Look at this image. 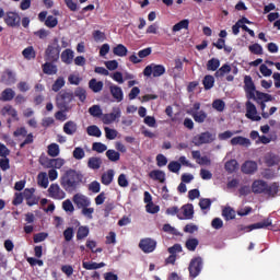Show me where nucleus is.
<instances>
[{"mask_svg":"<svg viewBox=\"0 0 280 280\" xmlns=\"http://www.w3.org/2000/svg\"><path fill=\"white\" fill-rule=\"evenodd\" d=\"M244 91L247 100H254L257 104L272 102V95L257 91V86H255V82L250 75L244 77Z\"/></svg>","mask_w":280,"mask_h":280,"instance_id":"obj_1","label":"nucleus"},{"mask_svg":"<svg viewBox=\"0 0 280 280\" xmlns=\"http://www.w3.org/2000/svg\"><path fill=\"white\" fill-rule=\"evenodd\" d=\"M80 183H82V175L73 168L66 171L60 179L61 187L68 194H73V191H77L78 187H80Z\"/></svg>","mask_w":280,"mask_h":280,"instance_id":"obj_2","label":"nucleus"},{"mask_svg":"<svg viewBox=\"0 0 280 280\" xmlns=\"http://www.w3.org/2000/svg\"><path fill=\"white\" fill-rule=\"evenodd\" d=\"M60 51H62L60 40L58 37H55L52 43L48 45L45 50V60L48 62H58V60H60Z\"/></svg>","mask_w":280,"mask_h":280,"instance_id":"obj_3","label":"nucleus"},{"mask_svg":"<svg viewBox=\"0 0 280 280\" xmlns=\"http://www.w3.org/2000/svg\"><path fill=\"white\" fill-rule=\"evenodd\" d=\"M73 100L74 94L69 90H61L56 96L57 106L60 110H69V104H71Z\"/></svg>","mask_w":280,"mask_h":280,"instance_id":"obj_4","label":"nucleus"},{"mask_svg":"<svg viewBox=\"0 0 280 280\" xmlns=\"http://www.w3.org/2000/svg\"><path fill=\"white\" fill-rule=\"evenodd\" d=\"M205 266V262L202 260V257L197 256L194 257L188 266V272H189V277L191 279H196V277H198L200 275V272H202V268Z\"/></svg>","mask_w":280,"mask_h":280,"instance_id":"obj_5","label":"nucleus"},{"mask_svg":"<svg viewBox=\"0 0 280 280\" xmlns=\"http://www.w3.org/2000/svg\"><path fill=\"white\" fill-rule=\"evenodd\" d=\"M143 75L145 78H152V75L153 78H161V75H165V66L150 63L144 68Z\"/></svg>","mask_w":280,"mask_h":280,"instance_id":"obj_6","label":"nucleus"},{"mask_svg":"<svg viewBox=\"0 0 280 280\" xmlns=\"http://www.w3.org/2000/svg\"><path fill=\"white\" fill-rule=\"evenodd\" d=\"M213 141H215V133H211L209 131L201 132L192 138V143L197 147L213 143Z\"/></svg>","mask_w":280,"mask_h":280,"instance_id":"obj_7","label":"nucleus"},{"mask_svg":"<svg viewBox=\"0 0 280 280\" xmlns=\"http://www.w3.org/2000/svg\"><path fill=\"white\" fill-rule=\"evenodd\" d=\"M3 21L8 27H21V15L16 11H7Z\"/></svg>","mask_w":280,"mask_h":280,"instance_id":"obj_8","label":"nucleus"},{"mask_svg":"<svg viewBox=\"0 0 280 280\" xmlns=\"http://www.w3.org/2000/svg\"><path fill=\"white\" fill-rule=\"evenodd\" d=\"M13 137H25L24 141L20 144L22 150L25 145H32V143H34V133H27V129L25 127H19L13 132Z\"/></svg>","mask_w":280,"mask_h":280,"instance_id":"obj_9","label":"nucleus"},{"mask_svg":"<svg viewBox=\"0 0 280 280\" xmlns=\"http://www.w3.org/2000/svg\"><path fill=\"white\" fill-rule=\"evenodd\" d=\"M139 248L145 254L154 253V250H156V241L150 237L141 238Z\"/></svg>","mask_w":280,"mask_h":280,"instance_id":"obj_10","label":"nucleus"},{"mask_svg":"<svg viewBox=\"0 0 280 280\" xmlns=\"http://www.w3.org/2000/svg\"><path fill=\"white\" fill-rule=\"evenodd\" d=\"M48 196L52 200H65L67 198V192L60 188L58 184H51L48 188Z\"/></svg>","mask_w":280,"mask_h":280,"instance_id":"obj_11","label":"nucleus"},{"mask_svg":"<svg viewBox=\"0 0 280 280\" xmlns=\"http://www.w3.org/2000/svg\"><path fill=\"white\" fill-rule=\"evenodd\" d=\"M121 118V108L119 107H113V112L109 114H103L101 117L103 124L106 126L117 121V119Z\"/></svg>","mask_w":280,"mask_h":280,"instance_id":"obj_12","label":"nucleus"},{"mask_svg":"<svg viewBox=\"0 0 280 280\" xmlns=\"http://www.w3.org/2000/svg\"><path fill=\"white\" fill-rule=\"evenodd\" d=\"M268 226H272V219H270V218L265 219L260 222L247 225V226H242L241 231H245L246 233H250V231H255V229H268Z\"/></svg>","mask_w":280,"mask_h":280,"instance_id":"obj_13","label":"nucleus"},{"mask_svg":"<svg viewBox=\"0 0 280 280\" xmlns=\"http://www.w3.org/2000/svg\"><path fill=\"white\" fill-rule=\"evenodd\" d=\"M245 106V117H247V119H250L252 121H261V116H257V107L255 106V104H253V102L247 101Z\"/></svg>","mask_w":280,"mask_h":280,"instance_id":"obj_14","label":"nucleus"},{"mask_svg":"<svg viewBox=\"0 0 280 280\" xmlns=\"http://www.w3.org/2000/svg\"><path fill=\"white\" fill-rule=\"evenodd\" d=\"M78 209H84V207H91V199L82 194H75L72 198Z\"/></svg>","mask_w":280,"mask_h":280,"instance_id":"obj_15","label":"nucleus"},{"mask_svg":"<svg viewBox=\"0 0 280 280\" xmlns=\"http://www.w3.org/2000/svg\"><path fill=\"white\" fill-rule=\"evenodd\" d=\"M1 82H3V84H7V86L15 84L16 83V73H14V71H12L10 69H5L2 72Z\"/></svg>","mask_w":280,"mask_h":280,"instance_id":"obj_16","label":"nucleus"},{"mask_svg":"<svg viewBox=\"0 0 280 280\" xmlns=\"http://www.w3.org/2000/svg\"><path fill=\"white\" fill-rule=\"evenodd\" d=\"M268 187V183L264 179H256L252 184L253 194H266V188Z\"/></svg>","mask_w":280,"mask_h":280,"instance_id":"obj_17","label":"nucleus"},{"mask_svg":"<svg viewBox=\"0 0 280 280\" xmlns=\"http://www.w3.org/2000/svg\"><path fill=\"white\" fill-rule=\"evenodd\" d=\"M184 217L177 214L178 220H192L194 219V205L187 203L182 207Z\"/></svg>","mask_w":280,"mask_h":280,"instance_id":"obj_18","label":"nucleus"},{"mask_svg":"<svg viewBox=\"0 0 280 280\" xmlns=\"http://www.w3.org/2000/svg\"><path fill=\"white\" fill-rule=\"evenodd\" d=\"M257 162L255 161H245L244 164L241 166V172L243 174H255L257 171Z\"/></svg>","mask_w":280,"mask_h":280,"instance_id":"obj_19","label":"nucleus"},{"mask_svg":"<svg viewBox=\"0 0 280 280\" xmlns=\"http://www.w3.org/2000/svg\"><path fill=\"white\" fill-rule=\"evenodd\" d=\"M42 70L45 75H56V73H58V66L51 61H46L42 65Z\"/></svg>","mask_w":280,"mask_h":280,"instance_id":"obj_20","label":"nucleus"},{"mask_svg":"<svg viewBox=\"0 0 280 280\" xmlns=\"http://www.w3.org/2000/svg\"><path fill=\"white\" fill-rule=\"evenodd\" d=\"M74 56L75 55L73 50H71V48H67L61 52V62H63L65 65H72Z\"/></svg>","mask_w":280,"mask_h":280,"instance_id":"obj_21","label":"nucleus"},{"mask_svg":"<svg viewBox=\"0 0 280 280\" xmlns=\"http://www.w3.org/2000/svg\"><path fill=\"white\" fill-rule=\"evenodd\" d=\"M110 95L116 100V102H122L124 101V91L121 88L117 85H110L109 86Z\"/></svg>","mask_w":280,"mask_h":280,"instance_id":"obj_22","label":"nucleus"},{"mask_svg":"<svg viewBox=\"0 0 280 280\" xmlns=\"http://www.w3.org/2000/svg\"><path fill=\"white\" fill-rule=\"evenodd\" d=\"M16 95V92L11 88H7L1 92L0 102H12Z\"/></svg>","mask_w":280,"mask_h":280,"instance_id":"obj_23","label":"nucleus"},{"mask_svg":"<svg viewBox=\"0 0 280 280\" xmlns=\"http://www.w3.org/2000/svg\"><path fill=\"white\" fill-rule=\"evenodd\" d=\"M63 132L69 136H73L78 132V124L73 120H69L63 125Z\"/></svg>","mask_w":280,"mask_h":280,"instance_id":"obj_24","label":"nucleus"},{"mask_svg":"<svg viewBox=\"0 0 280 280\" xmlns=\"http://www.w3.org/2000/svg\"><path fill=\"white\" fill-rule=\"evenodd\" d=\"M151 180H159V183H165V172L161 170H153L149 173Z\"/></svg>","mask_w":280,"mask_h":280,"instance_id":"obj_25","label":"nucleus"},{"mask_svg":"<svg viewBox=\"0 0 280 280\" xmlns=\"http://www.w3.org/2000/svg\"><path fill=\"white\" fill-rule=\"evenodd\" d=\"M114 56L126 58L128 56V48L124 44H118L113 48Z\"/></svg>","mask_w":280,"mask_h":280,"instance_id":"obj_26","label":"nucleus"},{"mask_svg":"<svg viewBox=\"0 0 280 280\" xmlns=\"http://www.w3.org/2000/svg\"><path fill=\"white\" fill-rule=\"evenodd\" d=\"M230 143L231 145H244L245 148H248V145H250V140L248 138L238 136V137L232 138Z\"/></svg>","mask_w":280,"mask_h":280,"instance_id":"obj_27","label":"nucleus"},{"mask_svg":"<svg viewBox=\"0 0 280 280\" xmlns=\"http://www.w3.org/2000/svg\"><path fill=\"white\" fill-rule=\"evenodd\" d=\"M89 89H91L93 93H100L102 89H104V82L97 81V79H91L89 81Z\"/></svg>","mask_w":280,"mask_h":280,"instance_id":"obj_28","label":"nucleus"},{"mask_svg":"<svg viewBox=\"0 0 280 280\" xmlns=\"http://www.w3.org/2000/svg\"><path fill=\"white\" fill-rule=\"evenodd\" d=\"M279 184L278 183H272L271 185L267 184V188L265 190V194L269 196V198H275L279 194Z\"/></svg>","mask_w":280,"mask_h":280,"instance_id":"obj_29","label":"nucleus"},{"mask_svg":"<svg viewBox=\"0 0 280 280\" xmlns=\"http://www.w3.org/2000/svg\"><path fill=\"white\" fill-rule=\"evenodd\" d=\"M115 178V171L113 170H108L106 173H103L102 177H101V183L103 185H110V183H113Z\"/></svg>","mask_w":280,"mask_h":280,"instance_id":"obj_30","label":"nucleus"},{"mask_svg":"<svg viewBox=\"0 0 280 280\" xmlns=\"http://www.w3.org/2000/svg\"><path fill=\"white\" fill-rule=\"evenodd\" d=\"M22 56L25 60H35L36 59V50L34 46H28L23 49Z\"/></svg>","mask_w":280,"mask_h":280,"instance_id":"obj_31","label":"nucleus"},{"mask_svg":"<svg viewBox=\"0 0 280 280\" xmlns=\"http://www.w3.org/2000/svg\"><path fill=\"white\" fill-rule=\"evenodd\" d=\"M37 184L39 187H43V189H47V187H49V177L45 172H40L37 175Z\"/></svg>","mask_w":280,"mask_h":280,"instance_id":"obj_32","label":"nucleus"},{"mask_svg":"<svg viewBox=\"0 0 280 280\" xmlns=\"http://www.w3.org/2000/svg\"><path fill=\"white\" fill-rule=\"evenodd\" d=\"M203 89L206 91H211L215 84V79L211 74H207L202 80Z\"/></svg>","mask_w":280,"mask_h":280,"instance_id":"obj_33","label":"nucleus"},{"mask_svg":"<svg viewBox=\"0 0 280 280\" xmlns=\"http://www.w3.org/2000/svg\"><path fill=\"white\" fill-rule=\"evenodd\" d=\"M180 30H189V20L184 19L172 27V32H174L175 34L176 32H180Z\"/></svg>","mask_w":280,"mask_h":280,"instance_id":"obj_34","label":"nucleus"},{"mask_svg":"<svg viewBox=\"0 0 280 280\" xmlns=\"http://www.w3.org/2000/svg\"><path fill=\"white\" fill-rule=\"evenodd\" d=\"M62 165H65V160L57 158V159L48 160V164L46 167H48V168L54 167L55 170H60V167H62Z\"/></svg>","mask_w":280,"mask_h":280,"instance_id":"obj_35","label":"nucleus"},{"mask_svg":"<svg viewBox=\"0 0 280 280\" xmlns=\"http://www.w3.org/2000/svg\"><path fill=\"white\" fill-rule=\"evenodd\" d=\"M88 167H90V170H100V167H102V159L101 158H90L88 161Z\"/></svg>","mask_w":280,"mask_h":280,"instance_id":"obj_36","label":"nucleus"},{"mask_svg":"<svg viewBox=\"0 0 280 280\" xmlns=\"http://www.w3.org/2000/svg\"><path fill=\"white\" fill-rule=\"evenodd\" d=\"M191 117L194 121H196V124H205V121H207V114L205 110H199L197 113H194Z\"/></svg>","mask_w":280,"mask_h":280,"instance_id":"obj_37","label":"nucleus"},{"mask_svg":"<svg viewBox=\"0 0 280 280\" xmlns=\"http://www.w3.org/2000/svg\"><path fill=\"white\" fill-rule=\"evenodd\" d=\"M226 73H231V66L229 63H225L219 68V70H217L214 73V78H224Z\"/></svg>","mask_w":280,"mask_h":280,"instance_id":"obj_38","label":"nucleus"},{"mask_svg":"<svg viewBox=\"0 0 280 280\" xmlns=\"http://www.w3.org/2000/svg\"><path fill=\"white\" fill-rule=\"evenodd\" d=\"M89 137H102V130L96 125H91L86 128Z\"/></svg>","mask_w":280,"mask_h":280,"instance_id":"obj_39","label":"nucleus"},{"mask_svg":"<svg viewBox=\"0 0 280 280\" xmlns=\"http://www.w3.org/2000/svg\"><path fill=\"white\" fill-rule=\"evenodd\" d=\"M222 215H223L224 220H226V221L235 220V210L231 207H225L222 210Z\"/></svg>","mask_w":280,"mask_h":280,"instance_id":"obj_40","label":"nucleus"},{"mask_svg":"<svg viewBox=\"0 0 280 280\" xmlns=\"http://www.w3.org/2000/svg\"><path fill=\"white\" fill-rule=\"evenodd\" d=\"M198 244H200V241H198V238H188L185 243V247L187 248V250L194 253V250L198 248Z\"/></svg>","mask_w":280,"mask_h":280,"instance_id":"obj_41","label":"nucleus"},{"mask_svg":"<svg viewBox=\"0 0 280 280\" xmlns=\"http://www.w3.org/2000/svg\"><path fill=\"white\" fill-rule=\"evenodd\" d=\"M237 167H240L237 160H230L225 163V170L229 174H233V172H236Z\"/></svg>","mask_w":280,"mask_h":280,"instance_id":"obj_42","label":"nucleus"},{"mask_svg":"<svg viewBox=\"0 0 280 280\" xmlns=\"http://www.w3.org/2000/svg\"><path fill=\"white\" fill-rule=\"evenodd\" d=\"M218 69H220V59L212 58L207 62L208 71H218Z\"/></svg>","mask_w":280,"mask_h":280,"instance_id":"obj_43","label":"nucleus"},{"mask_svg":"<svg viewBox=\"0 0 280 280\" xmlns=\"http://www.w3.org/2000/svg\"><path fill=\"white\" fill-rule=\"evenodd\" d=\"M3 112L13 119H15V121H19V112H16V109L12 107V105L4 106Z\"/></svg>","mask_w":280,"mask_h":280,"instance_id":"obj_44","label":"nucleus"},{"mask_svg":"<svg viewBox=\"0 0 280 280\" xmlns=\"http://www.w3.org/2000/svg\"><path fill=\"white\" fill-rule=\"evenodd\" d=\"M89 226H84V225H81L79 226L78 229V232H77V240H84L85 237H89Z\"/></svg>","mask_w":280,"mask_h":280,"instance_id":"obj_45","label":"nucleus"},{"mask_svg":"<svg viewBox=\"0 0 280 280\" xmlns=\"http://www.w3.org/2000/svg\"><path fill=\"white\" fill-rule=\"evenodd\" d=\"M89 113L92 117H100L102 119L103 113L102 107L100 105H93L89 108Z\"/></svg>","mask_w":280,"mask_h":280,"instance_id":"obj_46","label":"nucleus"},{"mask_svg":"<svg viewBox=\"0 0 280 280\" xmlns=\"http://www.w3.org/2000/svg\"><path fill=\"white\" fill-rule=\"evenodd\" d=\"M72 156L77 161H82V159H84V156H86V153L84 152V149H82V147H77V148H74V150L72 152Z\"/></svg>","mask_w":280,"mask_h":280,"instance_id":"obj_47","label":"nucleus"},{"mask_svg":"<svg viewBox=\"0 0 280 280\" xmlns=\"http://www.w3.org/2000/svg\"><path fill=\"white\" fill-rule=\"evenodd\" d=\"M60 154V145L57 143H51L48 145V156L56 158Z\"/></svg>","mask_w":280,"mask_h":280,"instance_id":"obj_48","label":"nucleus"},{"mask_svg":"<svg viewBox=\"0 0 280 280\" xmlns=\"http://www.w3.org/2000/svg\"><path fill=\"white\" fill-rule=\"evenodd\" d=\"M106 156H107V159H109V161H112L114 163L119 161V159H121V154H119V152H117L113 149H109L106 151Z\"/></svg>","mask_w":280,"mask_h":280,"instance_id":"obj_49","label":"nucleus"},{"mask_svg":"<svg viewBox=\"0 0 280 280\" xmlns=\"http://www.w3.org/2000/svg\"><path fill=\"white\" fill-rule=\"evenodd\" d=\"M81 102H86V90L84 88H77L73 93Z\"/></svg>","mask_w":280,"mask_h":280,"instance_id":"obj_50","label":"nucleus"},{"mask_svg":"<svg viewBox=\"0 0 280 280\" xmlns=\"http://www.w3.org/2000/svg\"><path fill=\"white\" fill-rule=\"evenodd\" d=\"M66 82H65V78L62 77H58L57 80L55 81V83L51 86V90L55 93H58V91H60V89H62V86H65Z\"/></svg>","mask_w":280,"mask_h":280,"instance_id":"obj_51","label":"nucleus"},{"mask_svg":"<svg viewBox=\"0 0 280 280\" xmlns=\"http://www.w3.org/2000/svg\"><path fill=\"white\" fill-rule=\"evenodd\" d=\"M233 135H240V131L226 130L224 132L219 133L218 139L219 141H226L228 139H231Z\"/></svg>","mask_w":280,"mask_h":280,"instance_id":"obj_52","label":"nucleus"},{"mask_svg":"<svg viewBox=\"0 0 280 280\" xmlns=\"http://www.w3.org/2000/svg\"><path fill=\"white\" fill-rule=\"evenodd\" d=\"M92 150L94 152H98V154H102L103 152H106V150H108V147H106V144L102 142H94L92 144Z\"/></svg>","mask_w":280,"mask_h":280,"instance_id":"obj_53","label":"nucleus"},{"mask_svg":"<svg viewBox=\"0 0 280 280\" xmlns=\"http://www.w3.org/2000/svg\"><path fill=\"white\" fill-rule=\"evenodd\" d=\"M225 107H226V104L222 100H215L212 103V108H214V110H218V113L224 112Z\"/></svg>","mask_w":280,"mask_h":280,"instance_id":"obj_54","label":"nucleus"},{"mask_svg":"<svg viewBox=\"0 0 280 280\" xmlns=\"http://www.w3.org/2000/svg\"><path fill=\"white\" fill-rule=\"evenodd\" d=\"M46 27L50 30L58 25V18H54V15H48L45 21Z\"/></svg>","mask_w":280,"mask_h":280,"instance_id":"obj_55","label":"nucleus"},{"mask_svg":"<svg viewBox=\"0 0 280 280\" xmlns=\"http://www.w3.org/2000/svg\"><path fill=\"white\" fill-rule=\"evenodd\" d=\"M248 49L252 54H255V56H261V54H264V48L259 44H253Z\"/></svg>","mask_w":280,"mask_h":280,"instance_id":"obj_56","label":"nucleus"},{"mask_svg":"<svg viewBox=\"0 0 280 280\" xmlns=\"http://www.w3.org/2000/svg\"><path fill=\"white\" fill-rule=\"evenodd\" d=\"M62 209L67 213H73L75 211V208L73 207V203L71 202V199H67L62 202Z\"/></svg>","mask_w":280,"mask_h":280,"instance_id":"obj_57","label":"nucleus"},{"mask_svg":"<svg viewBox=\"0 0 280 280\" xmlns=\"http://www.w3.org/2000/svg\"><path fill=\"white\" fill-rule=\"evenodd\" d=\"M104 130L106 139H108L109 141L117 139V130L110 129L108 127H105Z\"/></svg>","mask_w":280,"mask_h":280,"instance_id":"obj_58","label":"nucleus"},{"mask_svg":"<svg viewBox=\"0 0 280 280\" xmlns=\"http://www.w3.org/2000/svg\"><path fill=\"white\" fill-rule=\"evenodd\" d=\"M168 170L173 173V174H178V172H180V163L176 162V161H172L168 163Z\"/></svg>","mask_w":280,"mask_h":280,"instance_id":"obj_59","label":"nucleus"},{"mask_svg":"<svg viewBox=\"0 0 280 280\" xmlns=\"http://www.w3.org/2000/svg\"><path fill=\"white\" fill-rule=\"evenodd\" d=\"M199 207L201 211H205L207 209H211V199L209 198H202L199 200Z\"/></svg>","mask_w":280,"mask_h":280,"instance_id":"obj_60","label":"nucleus"},{"mask_svg":"<svg viewBox=\"0 0 280 280\" xmlns=\"http://www.w3.org/2000/svg\"><path fill=\"white\" fill-rule=\"evenodd\" d=\"M145 209L148 213L152 214L159 213V211H161V208L158 205H154V202L147 203Z\"/></svg>","mask_w":280,"mask_h":280,"instance_id":"obj_61","label":"nucleus"},{"mask_svg":"<svg viewBox=\"0 0 280 280\" xmlns=\"http://www.w3.org/2000/svg\"><path fill=\"white\" fill-rule=\"evenodd\" d=\"M155 160L158 167H165L167 165V158L163 154H158Z\"/></svg>","mask_w":280,"mask_h":280,"instance_id":"obj_62","label":"nucleus"},{"mask_svg":"<svg viewBox=\"0 0 280 280\" xmlns=\"http://www.w3.org/2000/svg\"><path fill=\"white\" fill-rule=\"evenodd\" d=\"M73 235H74L73 228H67L63 231V237L66 242H71V240H73Z\"/></svg>","mask_w":280,"mask_h":280,"instance_id":"obj_63","label":"nucleus"},{"mask_svg":"<svg viewBox=\"0 0 280 280\" xmlns=\"http://www.w3.org/2000/svg\"><path fill=\"white\" fill-rule=\"evenodd\" d=\"M61 272L66 275V277H72L73 276V266L71 265H63L61 266Z\"/></svg>","mask_w":280,"mask_h":280,"instance_id":"obj_64","label":"nucleus"}]
</instances>
